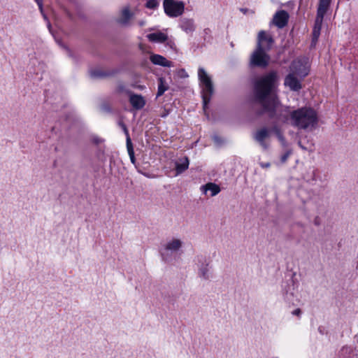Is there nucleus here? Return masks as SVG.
<instances>
[{
	"label": "nucleus",
	"instance_id": "27",
	"mask_svg": "<svg viewBox=\"0 0 358 358\" xmlns=\"http://www.w3.org/2000/svg\"><path fill=\"white\" fill-rule=\"evenodd\" d=\"M35 1L36 2L37 5L38 6V8H39L41 14L43 15L44 19L45 20H47V16L43 13V0H35Z\"/></svg>",
	"mask_w": 358,
	"mask_h": 358
},
{
	"label": "nucleus",
	"instance_id": "37",
	"mask_svg": "<svg viewBox=\"0 0 358 358\" xmlns=\"http://www.w3.org/2000/svg\"><path fill=\"white\" fill-rule=\"evenodd\" d=\"M48 27L49 30L50 31L51 30V24H50V22H48Z\"/></svg>",
	"mask_w": 358,
	"mask_h": 358
},
{
	"label": "nucleus",
	"instance_id": "8",
	"mask_svg": "<svg viewBox=\"0 0 358 358\" xmlns=\"http://www.w3.org/2000/svg\"><path fill=\"white\" fill-rule=\"evenodd\" d=\"M270 57L266 51L257 47L250 57V65L259 67H266L269 62Z\"/></svg>",
	"mask_w": 358,
	"mask_h": 358
},
{
	"label": "nucleus",
	"instance_id": "4",
	"mask_svg": "<svg viewBox=\"0 0 358 358\" xmlns=\"http://www.w3.org/2000/svg\"><path fill=\"white\" fill-rule=\"evenodd\" d=\"M198 78L201 87L203 108L204 111H206L208 104L210 101L211 96L214 92L213 84L211 77L202 67H199L198 69Z\"/></svg>",
	"mask_w": 358,
	"mask_h": 358
},
{
	"label": "nucleus",
	"instance_id": "9",
	"mask_svg": "<svg viewBox=\"0 0 358 358\" xmlns=\"http://www.w3.org/2000/svg\"><path fill=\"white\" fill-rule=\"evenodd\" d=\"M327 10L317 8V16L315 21V24L313 29V38L311 42V46H315L317 42V40L320 35V31L322 29V24L324 17Z\"/></svg>",
	"mask_w": 358,
	"mask_h": 358
},
{
	"label": "nucleus",
	"instance_id": "35",
	"mask_svg": "<svg viewBox=\"0 0 358 358\" xmlns=\"http://www.w3.org/2000/svg\"><path fill=\"white\" fill-rule=\"evenodd\" d=\"M298 144L301 148H302L303 150H306V148L303 145H302L301 141H299Z\"/></svg>",
	"mask_w": 358,
	"mask_h": 358
},
{
	"label": "nucleus",
	"instance_id": "21",
	"mask_svg": "<svg viewBox=\"0 0 358 358\" xmlns=\"http://www.w3.org/2000/svg\"><path fill=\"white\" fill-rule=\"evenodd\" d=\"M169 87L164 78H159L158 79V90L157 93V97L162 96L167 90Z\"/></svg>",
	"mask_w": 358,
	"mask_h": 358
},
{
	"label": "nucleus",
	"instance_id": "2",
	"mask_svg": "<svg viewBox=\"0 0 358 358\" xmlns=\"http://www.w3.org/2000/svg\"><path fill=\"white\" fill-rule=\"evenodd\" d=\"M318 122L317 112L312 108L303 107L292 111L290 124L299 129L311 131Z\"/></svg>",
	"mask_w": 358,
	"mask_h": 358
},
{
	"label": "nucleus",
	"instance_id": "5",
	"mask_svg": "<svg viewBox=\"0 0 358 358\" xmlns=\"http://www.w3.org/2000/svg\"><path fill=\"white\" fill-rule=\"evenodd\" d=\"M163 8L165 14L169 17H178L184 13L185 3L178 0H164Z\"/></svg>",
	"mask_w": 358,
	"mask_h": 358
},
{
	"label": "nucleus",
	"instance_id": "18",
	"mask_svg": "<svg viewBox=\"0 0 358 358\" xmlns=\"http://www.w3.org/2000/svg\"><path fill=\"white\" fill-rule=\"evenodd\" d=\"M201 190L203 194H206L208 191L210 192V196H215L220 192V187L215 183L208 182L205 185L201 187Z\"/></svg>",
	"mask_w": 358,
	"mask_h": 358
},
{
	"label": "nucleus",
	"instance_id": "10",
	"mask_svg": "<svg viewBox=\"0 0 358 358\" xmlns=\"http://www.w3.org/2000/svg\"><path fill=\"white\" fill-rule=\"evenodd\" d=\"M198 275L204 280H208L212 277V273L209 268V264L204 257H198Z\"/></svg>",
	"mask_w": 358,
	"mask_h": 358
},
{
	"label": "nucleus",
	"instance_id": "14",
	"mask_svg": "<svg viewBox=\"0 0 358 358\" xmlns=\"http://www.w3.org/2000/svg\"><path fill=\"white\" fill-rule=\"evenodd\" d=\"M269 136V130L267 128H262L254 135L255 140L264 149H267L268 145L265 140Z\"/></svg>",
	"mask_w": 358,
	"mask_h": 358
},
{
	"label": "nucleus",
	"instance_id": "16",
	"mask_svg": "<svg viewBox=\"0 0 358 358\" xmlns=\"http://www.w3.org/2000/svg\"><path fill=\"white\" fill-rule=\"evenodd\" d=\"M150 60L155 65H159L164 67L173 66V63L167 60L164 57L160 55L152 54L150 57Z\"/></svg>",
	"mask_w": 358,
	"mask_h": 358
},
{
	"label": "nucleus",
	"instance_id": "36",
	"mask_svg": "<svg viewBox=\"0 0 358 358\" xmlns=\"http://www.w3.org/2000/svg\"><path fill=\"white\" fill-rule=\"evenodd\" d=\"M167 45H170L171 48H173V45H174V43L172 41H169L167 43Z\"/></svg>",
	"mask_w": 358,
	"mask_h": 358
},
{
	"label": "nucleus",
	"instance_id": "33",
	"mask_svg": "<svg viewBox=\"0 0 358 358\" xmlns=\"http://www.w3.org/2000/svg\"><path fill=\"white\" fill-rule=\"evenodd\" d=\"M138 24L140 27H143L145 25L146 22L145 20H140L138 22Z\"/></svg>",
	"mask_w": 358,
	"mask_h": 358
},
{
	"label": "nucleus",
	"instance_id": "1",
	"mask_svg": "<svg viewBox=\"0 0 358 358\" xmlns=\"http://www.w3.org/2000/svg\"><path fill=\"white\" fill-rule=\"evenodd\" d=\"M278 76L274 71L258 78L254 86L255 101L262 106L261 113H266L277 123H289L292 112L289 107L282 106L276 94Z\"/></svg>",
	"mask_w": 358,
	"mask_h": 358
},
{
	"label": "nucleus",
	"instance_id": "19",
	"mask_svg": "<svg viewBox=\"0 0 358 358\" xmlns=\"http://www.w3.org/2000/svg\"><path fill=\"white\" fill-rule=\"evenodd\" d=\"M189 162L187 157L180 159L176 162V176L181 174L189 167Z\"/></svg>",
	"mask_w": 358,
	"mask_h": 358
},
{
	"label": "nucleus",
	"instance_id": "11",
	"mask_svg": "<svg viewBox=\"0 0 358 358\" xmlns=\"http://www.w3.org/2000/svg\"><path fill=\"white\" fill-rule=\"evenodd\" d=\"M273 43L272 36L264 31H260L257 36V47L260 48L266 52L268 51Z\"/></svg>",
	"mask_w": 358,
	"mask_h": 358
},
{
	"label": "nucleus",
	"instance_id": "12",
	"mask_svg": "<svg viewBox=\"0 0 358 358\" xmlns=\"http://www.w3.org/2000/svg\"><path fill=\"white\" fill-rule=\"evenodd\" d=\"M296 73L290 72L285 78L284 85L292 91H299L302 88L301 80Z\"/></svg>",
	"mask_w": 358,
	"mask_h": 358
},
{
	"label": "nucleus",
	"instance_id": "23",
	"mask_svg": "<svg viewBox=\"0 0 358 358\" xmlns=\"http://www.w3.org/2000/svg\"><path fill=\"white\" fill-rule=\"evenodd\" d=\"M107 73L101 69H93L90 71V76L92 78H101L106 77Z\"/></svg>",
	"mask_w": 358,
	"mask_h": 358
},
{
	"label": "nucleus",
	"instance_id": "32",
	"mask_svg": "<svg viewBox=\"0 0 358 358\" xmlns=\"http://www.w3.org/2000/svg\"><path fill=\"white\" fill-rule=\"evenodd\" d=\"M271 164L270 163L267 162V163H261V166L262 168H268L270 167Z\"/></svg>",
	"mask_w": 358,
	"mask_h": 358
},
{
	"label": "nucleus",
	"instance_id": "22",
	"mask_svg": "<svg viewBox=\"0 0 358 358\" xmlns=\"http://www.w3.org/2000/svg\"><path fill=\"white\" fill-rule=\"evenodd\" d=\"M127 148L128 154L129 155L130 160H131V163L133 164H135L136 159L134 157V152L133 145H132V143H131L130 137L127 138Z\"/></svg>",
	"mask_w": 358,
	"mask_h": 358
},
{
	"label": "nucleus",
	"instance_id": "34",
	"mask_svg": "<svg viewBox=\"0 0 358 358\" xmlns=\"http://www.w3.org/2000/svg\"><path fill=\"white\" fill-rule=\"evenodd\" d=\"M138 47H139V49H140L141 50L144 51V50H145V45H144L143 44L140 43V44L138 45Z\"/></svg>",
	"mask_w": 358,
	"mask_h": 358
},
{
	"label": "nucleus",
	"instance_id": "24",
	"mask_svg": "<svg viewBox=\"0 0 358 358\" xmlns=\"http://www.w3.org/2000/svg\"><path fill=\"white\" fill-rule=\"evenodd\" d=\"M159 3L157 0H148L145 3V7L149 9H156Z\"/></svg>",
	"mask_w": 358,
	"mask_h": 358
},
{
	"label": "nucleus",
	"instance_id": "38",
	"mask_svg": "<svg viewBox=\"0 0 358 358\" xmlns=\"http://www.w3.org/2000/svg\"><path fill=\"white\" fill-rule=\"evenodd\" d=\"M273 358H278V357H273Z\"/></svg>",
	"mask_w": 358,
	"mask_h": 358
},
{
	"label": "nucleus",
	"instance_id": "7",
	"mask_svg": "<svg viewBox=\"0 0 358 358\" xmlns=\"http://www.w3.org/2000/svg\"><path fill=\"white\" fill-rule=\"evenodd\" d=\"M134 16V13L131 10L129 5L123 6L118 12L115 18V22L122 27L131 26V21Z\"/></svg>",
	"mask_w": 358,
	"mask_h": 358
},
{
	"label": "nucleus",
	"instance_id": "13",
	"mask_svg": "<svg viewBox=\"0 0 358 358\" xmlns=\"http://www.w3.org/2000/svg\"><path fill=\"white\" fill-rule=\"evenodd\" d=\"M288 17L289 15L286 11H278L273 16V23L278 28H282L287 24Z\"/></svg>",
	"mask_w": 358,
	"mask_h": 358
},
{
	"label": "nucleus",
	"instance_id": "17",
	"mask_svg": "<svg viewBox=\"0 0 358 358\" xmlns=\"http://www.w3.org/2000/svg\"><path fill=\"white\" fill-rule=\"evenodd\" d=\"M129 101L131 106L136 110L143 108L145 104L144 98L138 94H131L129 97Z\"/></svg>",
	"mask_w": 358,
	"mask_h": 358
},
{
	"label": "nucleus",
	"instance_id": "3",
	"mask_svg": "<svg viewBox=\"0 0 358 358\" xmlns=\"http://www.w3.org/2000/svg\"><path fill=\"white\" fill-rule=\"evenodd\" d=\"M184 247V241L179 237L168 239L159 249V254L163 262H171L173 257L179 254Z\"/></svg>",
	"mask_w": 358,
	"mask_h": 358
},
{
	"label": "nucleus",
	"instance_id": "26",
	"mask_svg": "<svg viewBox=\"0 0 358 358\" xmlns=\"http://www.w3.org/2000/svg\"><path fill=\"white\" fill-rule=\"evenodd\" d=\"M273 130L275 131L279 141L284 145L285 143V140L282 135L281 134L279 129H278L277 127H274Z\"/></svg>",
	"mask_w": 358,
	"mask_h": 358
},
{
	"label": "nucleus",
	"instance_id": "25",
	"mask_svg": "<svg viewBox=\"0 0 358 358\" xmlns=\"http://www.w3.org/2000/svg\"><path fill=\"white\" fill-rule=\"evenodd\" d=\"M331 0H320L318 8L328 10Z\"/></svg>",
	"mask_w": 358,
	"mask_h": 358
},
{
	"label": "nucleus",
	"instance_id": "30",
	"mask_svg": "<svg viewBox=\"0 0 358 358\" xmlns=\"http://www.w3.org/2000/svg\"><path fill=\"white\" fill-rule=\"evenodd\" d=\"M120 126L122 128L123 131H124V133L126 135V137L128 138L129 137V131L126 127V125L122 122H120L119 123Z\"/></svg>",
	"mask_w": 358,
	"mask_h": 358
},
{
	"label": "nucleus",
	"instance_id": "29",
	"mask_svg": "<svg viewBox=\"0 0 358 358\" xmlns=\"http://www.w3.org/2000/svg\"><path fill=\"white\" fill-rule=\"evenodd\" d=\"M213 140L214 143L217 145H221L224 142V141L222 139V138H220V136H218L217 135H214L213 136Z\"/></svg>",
	"mask_w": 358,
	"mask_h": 358
},
{
	"label": "nucleus",
	"instance_id": "28",
	"mask_svg": "<svg viewBox=\"0 0 358 358\" xmlns=\"http://www.w3.org/2000/svg\"><path fill=\"white\" fill-rule=\"evenodd\" d=\"M291 154V150H287L285 154H283L280 157L281 162L285 163Z\"/></svg>",
	"mask_w": 358,
	"mask_h": 358
},
{
	"label": "nucleus",
	"instance_id": "15",
	"mask_svg": "<svg viewBox=\"0 0 358 358\" xmlns=\"http://www.w3.org/2000/svg\"><path fill=\"white\" fill-rule=\"evenodd\" d=\"M180 29L187 34H192L196 29L194 20L190 18H182L180 22Z\"/></svg>",
	"mask_w": 358,
	"mask_h": 358
},
{
	"label": "nucleus",
	"instance_id": "6",
	"mask_svg": "<svg viewBox=\"0 0 358 358\" xmlns=\"http://www.w3.org/2000/svg\"><path fill=\"white\" fill-rule=\"evenodd\" d=\"M291 71L300 78H305L309 73V61L306 57L298 58L290 66Z\"/></svg>",
	"mask_w": 358,
	"mask_h": 358
},
{
	"label": "nucleus",
	"instance_id": "20",
	"mask_svg": "<svg viewBox=\"0 0 358 358\" xmlns=\"http://www.w3.org/2000/svg\"><path fill=\"white\" fill-rule=\"evenodd\" d=\"M147 38L151 42L164 43L168 39V36L159 31L148 34Z\"/></svg>",
	"mask_w": 358,
	"mask_h": 358
},
{
	"label": "nucleus",
	"instance_id": "31",
	"mask_svg": "<svg viewBox=\"0 0 358 358\" xmlns=\"http://www.w3.org/2000/svg\"><path fill=\"white\" fill-rule=\"evenodd\" d=\"M301 311L299 308H296V310H294L293 312H292V314L294 315H300Z\"/></svg>",
	"mask_w": 358,
	"mask_h": 358
}]
</instances>
